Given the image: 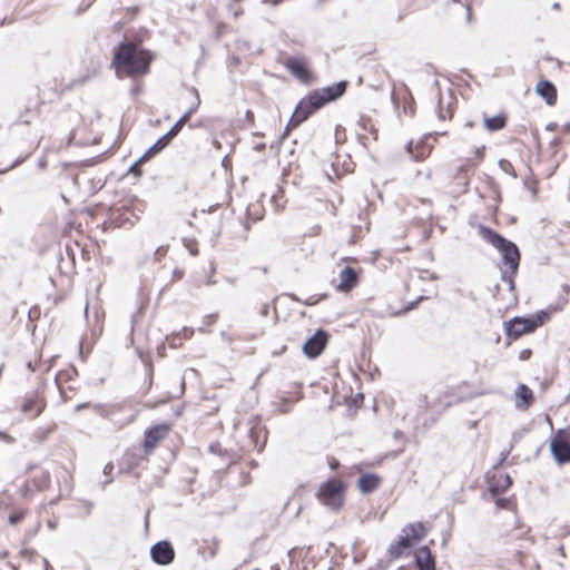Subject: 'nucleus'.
Here are the masks:
<instances>
[{"instance_id":"2f4dec72","label":"nucleus","mask_w":570,"mask_h":570,"mask_svg":"<svg viewBox=\"0 0 570 570\" xmlns=\"http://www.w3.org/2000/svg\"><path fill=\"white\" fill-rule=\"evenodd\" d=\"M484 148H485V147H484V146H482V147H480V148H478V149H476L475 155L478 156V158H479V159H482V157H483V153H484Z\"/></svg>"},{"instance_id":"a19ab883","label":"nucleus","mask_w":570,"mask_h":570,"mask_svg":"<svg viewBox=\"0 0 570 570\" xmlns=\"http://www.w3.org/2000/svg\"><path fill=\"white\" fill-rule=\"evenodd\" d=\"M272 570H279V568L277 566H275V567H272Z\"/></svg>"},{"instance_id":"aec40b11","label":"nucleus","mask_w":570,"mask_h":570,"mask_svg":"<svg viewBox=\"0 0 570 570\" xmlns=\"http://www.w3.org/2000/svg\"><path fill=\"white\" fill-rule=\"evenodd\" d=\"M313 109H294L288 124L287 129L297 127L301 122H303L309 116Z\"/></svg>"},{"instance_id":"f257e3e1","label":"nucleus","mask_w":570,"mask_h":570,"mask_svg":"<svg viewBox=\"0 0 570 570\" xmlns=\"http://www.w3.org/2000/svg\"><path fill=\"white\" fill-rule=\"evenodd\" d=\"M149 38L147 30L140 31L131 39H124L114 50L111 67L120 79H139L150 72L156 53L144 47V41Z\"/></svg>"},{"instance_id":"2eb2a0df","label":"nucleus","mask_w":570,"mask_h":570,"mask_svg":"<svg viewBox=\"0 0 570 570\" xmlns=\"http://www.w3.org/2000/svg\"><path fill=\"white\" fill-rule=\"evenodd\" d=\"M415 563L419 570H435L434 559L425 547L416 551Z\"/></svg>"},{"instance_id":"5701e85b","label":"nucleus","mask_w":570,"mask_h":570,"mask_svg":"<svg viewBox=\"0 0 570 570\" xmlns=\"http://www.w3.org/2000/svg\"><path fill=\"white\" fill-rule=\"evenodd\" d=\"M189 117V112L185 114L184 116H181L176 122L175 125L166 132V135L173 140V138L175 136H177V134L181 130L183 126L185 125V122L187 121Z\"/></svg>"},{"instance_id":"9d476101","label":"nucleus","mask_w":570,"mask_h":570,"mask_svg":"<svg viewBox=\"0 0 570 570\" xmlns=\"http://www.w3.org/2000/svg\"><path fill=\"white\" fill-rule=\"evenodd\" d=\"M541 322L530 318H515L513 320L507 331L509 336L518 338L519 336L532 332Z\"/></svg>"},{"instance_id":"c85d7f7f","label":"nucleus","mask_w":570,"mask_h":570,"mask_svg":"<svg viewBox=\"0 0 570 570\" xmlns=\"http://www.w3.org/2000/svg\"><path fill=\"white\" fill-rule=\"evenodd\" d=\"M141 91H142V85H141V83H136V85L131 88V95H132V96H137V95H139Z\"/></svg>"},{"instance_id":"7c9ffc66","label":"nucleus","mask_w":570,"mask_h":570,"mask_svg":"<svg viewBox=\"0 0 570 570\" xmlns=\"http://www.w3.org/2000/svg\"><path fill=\"white\" fill-rule=\"evenodd\" d=\"M112 470H114V465L111 463H108L104 468V473L109 474V473H111Z\"/></svg>"},{"instance_id":"423d86ee","label":"nucleus","mask_w":570,"mask_h":570,"mask_svg":"<svg viewBox=\"0 0 570 570\" xmlns=\"http://www.w3.org/2000/svg\"><path fill=\"white\" fill-rule=\"evenodd\" d=\"M404 532L405 534L391 548V552L394 557L402 556L404 551L413 544V542L419 541L425 534V530L420 523L411 524Z\"/></svg>"},{"instance_id":"6ab92c4d","label":"nucleus","mask_w":570,"mask_h":570,"mask_svg":"<svg viewBox=\"0 0 570 570\" xmlns=\"http://www.w3.org/2000/svg\"><path fill=\"white\" fill-rule=\"evenodd\" d=\"M380 483V479L375 474H365L358 480V489L364 492L373 491Z\"/></svg>"},{"instance_id":"c756f323","label":"nucleus","mask_w":570,"mask_h":570,"mask_svg":"<svg viewBox=\"0 0 570 570\" xmlns=\"http://www.w3.org/2000/svg\"><path fill=\"white\" fill-rule=\"evenodd\" d=\"M184 275V272L179 268H175L173 271V281L180 279Z\"/></svg>"},{"instance_id":"ddd939ff","label":"nucleus","mask_w":570,"mask_h":570,"mask_svg":"<svg viewBox=\"0 0 570 570\" xmlns=\"http://www.w3.org/2000/svg\"><path fill=\"white\" fill-rule=\"evenodd\" d=\"M535 92L550 106L557 102V88L548 80H540L535 86Z\"/></svg>"},{"instance_id":"20e7f679","label":"nucleus","mask_w":570,"mask_h":570,"mask_svg":"<svg viewBox=\"0 0 570 570\" xmlns=\"http://www.w3.org/2000/svg\"><path fill=\"white\" fill-rule=\"evenodd\" d=\"M345 487L342 481L332 479L322 483L317 490V499L332 510L338 509L344 502Z\"/></svg>"},{"instance_id":"b1692460","label":"nucleus","mask_w":570,"mask_h":570,"mask_svg":"<svg viewBox=\"0 0 570 570\" xmlns=\"http://www.w3.org/2000/svg\"><path fill=\"white\" fill-rule=\"evenodd\" d=\"M517 397L522 402V404H528V402L532 399V392L525 385H520L517 389Z\"/></svg>"},{"instance_id":"72a5a7b5","label":"nucleus","mask_w":570,"mask_h":570,"mask_svg":"<svg viewBox=\"0 0 570 570\" xmlns=\"http://www.w3.org/2000/svg\"><path fill=\"white\" fill-rule=\"evenodd\" d=\"M243 13H244V10H243L240 7H238V8L234 11V17H238V16H240V14H243Z\"/></svg>"},{"instance_id":"f03ea898","label":"nucleus","mask_w":570,"mask_h":570,"mask_svg":"<svg viewBox=\"0 0 570 570\" xmlns=\"http://www.w3.org/2000/svg\"><path fill=\"white\" fill-rule=\"evenodd\" d=\"M346 87V81H340L332 86L315 89L303 98L296 107H323L343 96Z\"/></svg>"},{"instance_id":"393cba45","label":"nucleus","mask_w":570,"mask_h":570,"mask_svg":"<svg viewBox=\"0 0 570 570\" xmlns=\"http://www.w3.org/2000/svg\"><path fill=\"white\" fill-rule=\"evenodd\" d=\"M49 483H50V475L46 471L41 472L40 476L35 479V485L39 490L47 489L49 487Z\"/></svg>"},{"instance_id":"e433bc0d","label":"nucleus","mask_w":570,"mask_h":570,"mask_svg":"<svg viewBox=\"0 0 570 570\" xmlns=\"http://www.w3.org/2000/svg\"><path fill=\"white\" fill-rule=\"evenodd\" d=\"M94 409H95L97 412H99V413H101V414H102V406H101V405L96 404V405H94Z\"/></svg>"},{"instance_id":"473e14b6","label":"nucleus","mask_w":570,"mask_h":570,"mask_svg":"<svg viewBox=\"0 0 570 570\" xmlns=\"http://www.w3.org/2000/svg\"><path fill=\"white\" fill-rule=\"evenodd\" d=\"M88 406H89V404H88V403H80V404H78V405L75 407V411H76V412H78V411H80V410H82V409H86V407H88Z\"/></svg>"},{"instance_id":"4be33fe9","label":"nucleus","mask_w":570,"mask_h":570,"mask_svg":"<svg viewBox=\"0 0 570 570\" xmlns=\"http://www.w3.org/2000/svg\"><path fill=\"white\" fill-rule=\"evenodd\" d=\"M448 10L453 12H459L464 16L468 20L470 19L471 9L469 6H465L463 2L459 0H452L448 4Z\"/></svg>"},{"instance_id":"ea45409f","label":"nucleus","mask_w":570,"mask_h":570,"mask_svg":"<svg viewBox=\"0 0 570 570\" xmlns=\"http://www.w3.org/2000/svg\"><path fill=\"white\" fill-rule=\"evenodd\" d=\"M184 386H185V382L184 380L181 381V393L184 392Z\"/></svg>"},{"instance_id":"7ed1b4c3","label":"nucleus","mask_w":570,"mask_h":570,"mask_svg":"<svg viewBox=\"0 0 570 570\" xmlns=\"http://www.w3.org/2000/svg\"><path fill=\"white\" fill-rule=\"evenodd\" d=\"M286 70L301 83L312 85L317 76L312 69L311 62L304 56H292L282 61Z\"/></svg>"},{"instance_id":"f704fd0d","label":"nucleus","mask_w":570,"mask_h":570,"mask_svg":"<svg viewBox=\"0 0 570 570\" xmlns=\"http://www.w3.org/2000/svg\"><path fill=\"white\" fill-rule=\"evenodd\" d=\"M215 283H216V281H215L212 276H209V277L207 278V281H206V284H207V285H213V284H215Z\"/></svg>"},{"instance_id":"39448f33","label":"nucleus","mask_w":570,"mask_h":570,"mask_svg":"<svg viewBox=\"0 0 570 570\" xmlns=\"http://www.w3.org/2000/svg\"><path fill=\"white\" fill-rule=\"evenodd\" d=\"M487 234L489 242L502 253L504 261L515 272L519 265V250L517 246L490 230Z\"/></svg>"},{"instance_id":"f3484780","label":"nucleus","mask_w":570,"mask_h":570,"mask_svg":"<svg viewBox=\"0 0 570 570\" xmlns=\"http://www.w3.org/2000/svg\"><path fill=\"white\" fill-rule=\"evenodd\" d=\"M171 139L165 134L153 146H150L145 154L140 157V161H146L160 153L166 146L169 145Z\"/></svg>"},{"instance_id":"4468645a","label":"nucleus","mask_w":570,"mask_h":570,"mask_svg":"<svg viewBox=\"0 0 570 570\" xmlns=\"http://www.w3.org/2000/svg\"><path fill=\"white\" fill-rule=\"evenodd\" d=\"M356 283V272L352 267H345L340 273V282L336 288L340 292H347L354 287Z\"/></svg>"},{"instance_id":"412c9836","label":"nucleus","mask_w":570,"mask_h":570,"mask_svg":"<svg viewBox=\"0 0 570 570\" xmlns=\"http://www.w3.org/2000/svg\"><path fill=\"white\" fill-rule=\"evenodd\" d=\"M484 122L489 130H497L505 125V117L503 114H498L494 117H484Z\"/></svg>"},{"instance_id":"6e6552de","label":"nucleus","mask_w":570,"mask_h":570,"mask_svg":"<svg viewBox=\"0 0 570 570\" xmlns=\"http://www.w3.org/2000/svg\"><path fill=\"white\" fill-rule=\"evenodd\" d=\"M150 557L154 562L167 566L173 562L175 551L168 541H159L150 548Z\"/></svg>"},{"instance_id":"cd10ccee","label":"nucleus","mask_w":570,"mask_h":570,"mask_svg":"<svg viewBox=\"0 0 570 570\" xmlns=\"http://www.w3.org/2000/svg\"><path fill=\"white\" fill-rule=\"evenodd\" d=\"M0 441L11 444L14 442V439L4 432H0Z\"/></svg>"},{"instance_id":"1a4fd4ad","label":"nucleus","mask_w":570,"mask_h":570,"mask_svg":"<svg viewBox=\"0 0 570 570\" xmlns=\"http://www.w3.org/2000/svg\"><path fill=\"white\" fill-rule=\"evenodd\" d=\"M326 343L327 334L320 330L305 342L303 345V352L308 358H315L323 352Z\"/></svg>"},{"instance_id":"bb28decb","label":"nucleus","mask_w":570,"mask_h":570,"mask_svg":"<svg viewBox=\"0 0 570 570\" xmlns=\"http://www.w3.org/2000/svg\"><path fill=\"white\" fill-rule=\"evenodd\" d=\"M500 489L504 490L511 484L509 475L499 473Z\"/></svg>"},{"instance_id":"f8f14e48","label":"nucleus","mask_w":570,"mask_h":570,"mask_svg":"<svg viewBox=\"0 0 570 570\" xmlns=\"http://www.w3.org/2000/svg\"><path fill=\"white\" fill-rule=\"evenodd\" d=\"M392 100L395 107H412L414 98L410 89L404 85L394 86Z\"/></svg>"},{"instance_id":"4c0bfd02","label":"nucleus","mask_w":570,"mask_h":570,"mask_svg":"<svg viewBox=\"0 0 570 570\" xmlns=\"http://www.w3.org/2000/svg\"><path fill=\"white\" fill-rule=\"evenodd\" d=\"M141 163H142V161H140V159H139L135 165H132V166H131L130 170H131V171L137 170V166H138L139 164H141Z\"/></svg>"},{"instance_id":"0eeeda50","label":"nucleus","mask_w":570,"mask_h":570,"mask_svg":"<svg viewBox=\"0 0 570 570\" xmlns=\"http://www.w3.org/2000/svg\"><path fill=\"white\" fill-rule=\"evenodd\" d=\"M551 452L560 463L570 462V434L559 432L550 444Z\"/></svg>"},{"instance_id":"dca6fc26","label":"nucleus","mask_w":570,"mask_h":570,"mask_svg":"<svg viewBox=\"0 0 570 570\" xmlns=\"http://www.w3.org/2000/svg\"><path fill=\"white\" fill-rule=\"evenodd\" d=\"M122 19L114 24V31H121L127 23L136 19V17L140 12V8L138 6L127 7L122 11Z\"/></svg>"},{"instance_id":"a211bd4d","label":"nucleus","mask_w":570,"mask_h":570,"mask_svg":"<svg viewBox=\"0 0 570 570\" xmlns=\"http://www.w3.org/2000/svg\"><path fill=\"white\" fill-rule=\"evenodd\" d=\"M42 410L43 403L36 396L27 399L21 406V411L26 414H30L31 417L38 416Z\"/></svg>"},{"instance_id":"9b49d317","label":"nucleus","mask_w":570,"mask_h":570,"mask_svg":"<svg viewBox=\"0 0 570 570\" xmlns=\"http://www.w3.org/2000/svg\"><path fill=\"white\" fill-rule=\"evenodd\" d=\"M170 425L159 424L145 432L144 449L148 453L156 448L157 443L163 440L169 432Z\"/></svg>"},{"instance_id":"a878e982","label":"nucleus","mask_w":570,"mask_h":570,"mask_svg":"<svg viewBox=\"0 0 570 570\" xmlns=\"http://www.w3.org/2000/svg\"><path fill=\"white\" fill-rule=\"evenodd\" d=\"M24 517V512L19 510V511H13L10 513L9 515V522L11 524H17L19 523Z\"/></svg>"},{"instance_id":"58836bf2","label":"nucleus","mask_w":570,"mask_h":570,"mask_svg":"<svg viewBox=\"0 0 570 570\" xmlns=\"http://www.w3.org/2000/svg\"><path fill=\"white\" fill-rule=\"evenodd\" d=\"M188 94H190V95H196V91H195L194 89H189V90H188Z\"/></svg>"},{"instance_id":"c9c22d12","label":"nucleus","mask_w":570,"mask_h":570,"mask_svg":"<svg viewBox=\"0 0 570 570\" xmlns=\"http://www.w3.org/2000/svg\"><path fill=\"white\" fill-rule=\"evenodd\" d=\"M184 333H185V334H184V335H185V337H188V336H190V335L193 334V330L185 328V330H184Z\"/></svg>"}]
</instances>
